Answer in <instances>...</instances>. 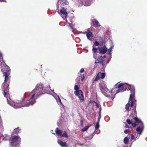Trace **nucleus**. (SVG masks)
Instances as JSON below:
<instances>
[{
  "label": "nucleus",
  "mask_w": 147,
  "mask_h": 147,
  "mask_svg": "<svg viewBox=\"0 0 147 147\" xmlns=\"http://www.w3.org/2000/svg\"><path fill=\"white\" fill-rule=\"evenodd\" d=\"M44 88L43 85L41 83L37 84L35 88L31 92L30 95H32L30 97L29 101L24 104L25 102L22 100V101L17 100L13 102L12 106L16 109L21 108L24 107H28L30 105H33L36 102V100L42 94L45 93H43L42 90Z\"/></svg>",
  "instance_id": "obj_1"
},
{
  "label": "nucleus",
  "mask_w": 147,
  "mask_h": 147,
  "mask_svg": "<svg viewBox=\"0 0 147 147\" xmlns=\"http://www.w3.org/2000/svg\"><path fill=\"white\" fill-rule=\"evenodd\" d=\"M131 91V94L130 96V98L129 99V102L127 103L125 106V109L128 112L129 111V108L130 106V102L131 101V104L130 106L132 107L134 104L133 100L134 99L135 97V89L134 86H130V88H128Z\"/></svg>",
  "instance_id": "obj_2"
},
{
  "label": "nucleus",
  "mask_w": 147,
  "mask_h": 147,
  "mask_svg": "<svg viewBox=\"0 0 147 147\" xmlns=\"http://www.w3.org/2000/svg\"><path fill=\"white\" fill-rule=\"evenodd\" d=\"M21 138L19 136H11L9 140V143L12 147L18 146L20 142Z\"/></svg>",
  "instance_id": "obj_3"
},
{
  "label": "nucleus",
  "mask_w": 147,
  "mask_h": 147,
  "mask_svg": "<svg viewBox=\"0 0 147 147\" xmlns=\"http://www.w3.org/2000/svg\"><path fill=\"white\" fill-rule=\"evenodd\" d=\"M74 89L75 90L74 92L75 95L76 96H78L79 98L80 102H82L84 100V97L82 91L79 90V88L77 85L75 86Z\"/></svg>",
  "instance_id": "obj_4"
},
{
  "label": "nucleus",
  "mask_w": 147,
  "mask_h": 147,
  "mask_svg": "<svg viewBox=\"0 0 147 147\" xmlns=\"http://www.w3.org/2000/svg\"><path fill=\"white\" fill-rule=\"evenodd\" d=\"M66 11V10L64 8V7H62V9L60 10V12L61 13V17L64 20H65L66 22L68 24L69 29L70 30H71L73 29L72 24V22H71V23H68V21L66 20L67 17L68 16V13Z\"/></svg>",
  "instance_id": "obj_5"
},
{
  "label": "nucleus",
  "mask_w": 147,
  "mask_h": 147,
  "mask_svg": "<svg viewBox=\"0 0 147 147\" xmlns=\"http://www.w3.org/2000/svg\"><path fill=\"white\" fill-rule=\"evenodd\" d=\"M1 71L3 72V74L10 73L11 69L10 67L5 63L1 65Z\"/></svg>",
  "instance_id": "obj_6"
},
{
  "label": "nucleus",
  "mask_w": 147,
  "mask_h": 147,
  "mask_svg": "<svg viewBox=\"0 0 147 147\" xmlns=\"http://www.w3.org/2000/svg\"><path fill=\"white\" fill-rule=\"evenodd\" d=\"M117 88L118 89L117 90V93L119 92H123L125 91L126 89L128 90V89L127 88L124 87V84L123 83H120L118 84L117 86Z\"/></svg>",
  "instance_id": "obj_7"
},
{
  "label": "nucleus",
  "mask_w": 147,
  "mask_h": 147,
  "mask_svg": "<svg viewBox=\"0 0 147 147\" xmlns=\"http://www.w3.org/2000/svg\"><path fill=\"white\" fill-rule=\"evenodd\" d=\"M106 57V56L104 55L103 57L102 56H100L99 58H98V59L96 60L95 61V63H97L99 62L101 63L102 65L103 66L104 65V63H103V61H104V58Z\"/></svg>",
  "instance_id": "obj_8"
},
{
  "label": "nucleus",
  "mask_w": 147,
  "mask_h": 147,
  "mask_svg": "<svg viewBox=\"0 0 147 147\" xmlns=\"http://www.w3.org/2000/svg\"><path fill=\"white\" fill-rule=\"evenodd\" d=\"M98 48L99 51V53L101 54H105L107 51V48L105 45H104L103 47H98Z\"/></svg>",
  "instance_id": "obj_9"
},
{
  "label": "nucleus",
  "mask_w": 147,
  "mask_h": 147,
  "mask_svg": "<svg viewBox=\"0 0 147 147\" xmlns=\"http://www.w3.org/2000/svg\"><path fill=\"white\" fill-rule=\"evenodd\" d=\"M9 82H4L2 84V90H9Z\"/></svg>",
  "instance_id": "obj_10"
},
{
  "label": "nucleus",
  "mask_w": 147,
  "mask_h": 147,
  "mask_svg": "<svg viewBox=\"0 0 147 147\" xmlns=\"http://www.w3.org/2000/svg\"><path fill=\"white\" fill-rule=\"evenodd\" d=\"M3 94L4 96L7 98L8 104H9L7 98L9 96V90H2Z\"/></svg>",
  "instance_id": "obj_11"
},
{
  "label": "nucleus",
  "mask_w": 147,
  "mask_h": 147,
  "mask_svg": "<svg viewBox=\"0 0 147 147\" xmlns=\"http://www.w3.org/2000/svg\"><path fill=\"white\" fill-rule=\"evenodd\" d=\"M86 36L90 40H92L93 37L92 33L90 31L88 30L86 32Z\"/></svg>",
  "instance_id": "obj_12"
},
{
  "label": "nucleus",
  "mask_w": 147,
  "mask_h": 147,
  "mask_svg": "<svg viewBox=\"0 0 147 147\" xmlns=\"http://www.w3.org/2000/svg\"><path fill=\"white\" fill-rule=\"evenodd\" d=\"M92 23L94 26L96 27H99L101 26L99 22L96 19H94L93 20Z\"/></svg>",
  "instance_id": "obj_13"
},
{
  "label": "nucleus",
  "mask_w": 147,
  "mask_h": 147,
  "mask_svg": "<svg viewBox=\"0 0 147 147\" xmlns=\"http://www.w3.org/2000/svg\"><path fill=\"white\" fill-rule=\"evenodd\" d=\"M10 74V73H5V74H3V76H5L4 82H9V76Z\"/></svg>",
  "instance_id": "obj_14"
},
{
  "label": "nucleus",
  "mask_w": 147,
  "mask_h": 147,
  "mask_svg": "<svg viewBox=\"0 0 147 147\" xmlns=\"http://www.w3.org/2000/svg\"><path fill=\"white\" fill-rule=\"evenodd\" d=\"M134 119L136 121L135 123H136V126L139 125V123H140L142 124V121L139 119L137 116L134 117Z\"/></svg>",
  "instance_id": "obj_15"
},
{
  "label": "nucleus",
  "mask_w": 147,
  "mask_h": 147,
  "mask_svg": "<svg viewBox=\"0 0 147 147\" xmlns=\"http://www.w3.org/2000/svg\"><path fill=\"white\" fill-rule=\"evenodd\" d=\"M55 132L57 135L59 136H61L62 134V131L59 130L58 127L56 128Z\"/></svg>",
  "instance_id": "obj_16"
},
{
  "label": "nucleus",
  "mask_w": 147,
  "mask_h": 147,
  "mask_svg": "<svg viewBox=\"0 0 147 147\" xmlns=\"http://www.w3.org/2000/svg\"><path fill=\"white\" fill-rule=\"evenodd\" d=\"M58 143L61 146H67L66 142H63L61 140H59L58 141Z\"/></svg>",
  "instance_id": "obj_17"
},
{
  "label": "nucleus",
  "mask_w": 147,
  "mask_h": 147,
  "mask_svg": "<svg viewBox=\"0 0 147 147\" xmlns=\"http://www.w3.org/2000/svg\"><path fill=\"white\" fill-rule=\"evenodd\" d=\"M142 128H141L140 127H138L136 129V131L138 132L139 134H141L142 131L143 130V124H142Z\"/></svg>",
  "instance_id": "obj_18"
},
{
  "label": "nucleus",
  "mask_w": 147,
  "mask_h": 147,
  "mask_svg": "<svg viewBox=\"0 0 147 147\" xmlns=\"http://www.w3.org/2000/svg\"><path fill=\"white\" fill-rule=\"evenodd\" d=\"M20 130V127H18L14 129V131L13 132V133H14L15 134H17L19 132Z\"/></svg>",
  "instance_id": "obj_19"
},
{
  "label": "nucleus",
  "mask_w": 147,
  "mask_h": 147,
  "mask_svg": "<svg viewBox=\"0 0 147 147\" xmlns=\"http://www.w3.org/2000/svg\"><path fill=\"white\" fill-rule=\"evenodd\" d=\"M61 3L63 5H66L68 4L69 3L66 0H61Z\"/></svg>",
  "instance_id": "obj_20"
},
{
  "label": "nucleus",
  "mask_w": 147,
  "mask_h": 147,
  "mask_svg": "<svg viewBox=\"0 0 147 147\" xmlns=\"http://www.w3.org/2000/svg\"><path fill=\"white\" fill-rule=\"evenodd\" d=\"M91 126V125H89L86 126L85 127L82 129L81 131L82 132H84L87 131L88 128Z\"/></svg>",
  "instance_id": "obj_21"
},
{
  "label": "nucleus",
  "mask_w": 147,
  "mask_h": 147,
  "mask_svg": "<svg viewBox=\"0 0 147 147\" xmlns=\"http://www.w3.org/2000/svg\"><path fill=\"white\" fill-rule=\"evenodd\" d=\"M62 137H65L67 138L68 137L67 134L65 131H64L63 133L61 135Z\"/></svg>",
  "instance_id": "obj_22"
},
{
  "label": "nucleus",
  "mask_w": 147,
  "mask_h": 147,
  "mask_svg": "<svg viewBox=\"0 0 147 147\" xmlns=\"http://www.w3.org/2000/svg\"><path fill=\"white\" fill-rule=\"evenodd\" d=\"M99 74L100 76V78L102 79L104 78L105 77V74L104 73H101V72H99Z\"/></svg>",
  "instance_id": "obj_23"
},
{
  "label": "nucleus",
  "mask_w": 147,
  "mask_h": 147,
  "mask_svg": "<svg viewBox=\"0 0 147 147\" xmlns=\"http://www.w3.org/2000/svg\"><path fill=\"white\" fill-rule=\"evenodd\" d=\"M129 142V139L127 137H125L124 139V143L126 144H127Z\"/></svg>",
  "instance_id": "obj_24"
},
{
  "label": "nucleus",
  "mask_w": 147,
  "mask_h": 147,
  "mask_svg": "<svg viewBox=\"0 0 147 147\" xmlns=\"http://www.w3.org/2000/svg\"><path fill=\"white\" fill-rule=\"evenodd\" d=\"M99 39V42L101 43V45H103V42H104V40L101 37H98Z\"/></svg>",
  "instance_id": "obj_25"
},
{
  "label": "nucleus",
  "mask_w": 147,
  "mask_h": 147,
  "mask_svg": "<svg viewBox=\"0 0 147 147\" xmlns=\"http://www.w3.org/2000/svg\"><path fill=\"white\" fill-rule=\"evenodd\" d=\"M100 76L99 74V73H98L94 79V81H97L98 80L100 79Z\"/></svg>",
  "instance_id": "obj_26"
},
{
  "label": "nucleus",
  "mask_w": 147,
  "mask_h": 147,
  "mask_svg": "<svg viewBox=\"0 0 147 147\" xmlns=\"http://www.w3.org/2000/svg\"><path fill=\"white\" fill-rule=\"evenodd\" d=\"M85 3L86 6H89L91 3V1L89 0L85 1Z\"/></svg>",
  "instance_id": "obj_27"
},
{
  "label": "nucleus",
  "mask_w": 147,
  "mask_h": 147,
  "mask_svg": "<svg viewBox=\"0 0 147 147\" xmlns=\"http://www.w3.org/2000/svg\"><path fill=\"white\" fill-rule=\"evenodd\" d=\"M92 47L93 49L92 50V51L94 53H95L97 52L98 50V49L97 48H94V45L92 46Z\"/></svg>",
  "instance_id": "obj_28"
},
{
  "label": "nucleus",
  "mask_w": 147,
  "mask_h": 147,
  "mask_svg": "<svg viewBox=\"0 0 147 147\" xmlns=\"http://www.w3.org/2000/svg\"><path fill=\"white\" fill-rule=\"evenodd\" d=\"M126 122L127 123L129 124L130 125L132 123V119L130 120L129 119H127L126 120Z\"/></svg>",
  "instance_id": "obj_29"
},
{
  "label": "nucleus",
  "mask_w": 147,
  "mask_h": 147,
  "mask_svg": "<svg viewBox=\"0 0 147 147\" xmlns=\"http://www.w3.org/2000/svg\"><path fill=\"white\" fill-rule=\"evenodd\" d=\"M99 122H97L96 125L95 126V129H98L99 127Z\"/></svg>",
  "instance_id": "obj_30"
},
{
  "label": "nucleus",
  "mask_w": 147,
  "mask_h": 147,
  "mask_svg": "<svg viewBox=\"0 0 147 147\" xmlns=\"http://www.w3.org/2000/svg\"><path fill=\"white\" fill-rule=\"evenodd\" d=\"M100 42L97 41H95V42L94 43V45L96 46H98L100 45Z\"/></svg>",
  "instance_id": "obj_31"
},
{
  "label": "nucleus",
  "mask_w": 147,
  "mask_h": 147,
  "mask_svg": "<svg viewBox=\"0 0 147 147\" xmlns=\"http://www.w3.org/2000/svg\"><path fill=\"white\" fill-rule=\"evenodd\" d=\"M124 131L125 134H127L130 132V130L129 129H126Z\"/></svg>",
  "instance_id": "obj_32"
},
{
  "label": "nucleus",
  "mask_w": 147,
  "mask_h": 147,
  "mask_svg": "<svg viewBox=\"0 0 147 147\" xmlns=\"http://www.w3.org/2000/svg\"><path fill=\"white\" fill-rule=\"evenodd\" d=\"M81 80L83 81L84 80L85 78V76L84 74L81 75Z\"/></svg>",
  "instance_id": "obj_33"
},
{
  "label": "nucleus",
  "mask_w": 147,
  "mask_h": 147,
  "mask_svg": "<svg viewBox=\"0 0 147 147\" xmlns=\"http://www.w3.org/2000/svg\"><path fill=\"white\" fill-rule=\"evenodd\" d=\"M136 123H132V124H131L132 125V126L134 127H135L136 126Z\"/></svg>",
  "instance_id": "obj_34"
},
{
  "label": "nucleus",
  "mask_w": 147,
  "mask_h": 147,
  "mask_svg": "<svg viewBox=\"0 0 147 147\" xmlns=\"http://www.w3.org/2000/svg\"><path fill=\"white\" fill-rule=\"evenodd\" d=\"M103 89L105 91L107 92L108 91H109L108 89L106 87H104L103 88Z\"/></svg>",
  "instance_id": "obj_35"
},
{
  "label": "nucleus",
  "mask_w": 147,
  "mask_h": 147,
  "mask_svg": "<svg viewBox=\"0 0 147 147\" xmlns=\"http://www.w3.org/2000/svg\"><path fill=\"white\" fill-rule=\"evenodd\" d=\"M80 123L81 126H83V120L82 119H81L80 120Z\"/></svg>",
  "instance_id": "obj_36"
},
{
  "label": "nucleus",
  "mask_w": 147,
  "mask_h": 147,
  "mask_svg": "<svg viewBox=\"0 0 147 147\" xmlns=\"http://www.w3.org/2000/svg\"><path fill=\"white\" fill-rule=\"evenodd\" d=\"M134 138H135V137H134V136L133 135H132L131 136V140H134Z\"/></svg>",
  "instance_id": "obj_37"
},
{
  "label": "nucleus",
  "mask_w": 147,
  "mask_h": 147,
  "mask_svg": "<svg viewBox=\"0 0 147 147\" xmlns=\"http://www.w3.org/2000/svg\"><path fill=\"white\" fill-rule=\"evenodd\" d=\"M84 71V69L83 68H82L80 71V72L81 73H83Z\"/></svg>",
  "instance_id": "obj_38"
},
{
  "label": "nucleus",
  "mask_w": 147,
  "mask_h": 147,
  "mask_svg": "<svg viewBox=\"0 0 147 147\" xmlns=\"http://www.w3.org/2000/svg\"><path fill=\"white\" fill-rule=\"evenodd\" d=\"M125 128H129V127L128 125H127V124H125Z\"/></svg>",
  "instance_id": "obj_39"
},
{
  "label": "nucleus",
  "mask_w": 147,
  "mask_h": 147,
  "mask_svg": "<svg viewBox=\"0 0 147 147\" xmlns=\"http://www.w3.org/2000/svg\"><path fill=\"white\" fill-rule=\"evenodd\" d=\"M100 118H101V115H99V116L98 117V122H99L100 120Z\"/></svg>",
  "instance_id": "obj_40"
},
{
  "label": "nucleus",
  "mask_w": 147,
  "mask_h": 147,
  "mask_svg": "<svg viewBox=\"0 0 147 147\" xmlns=\"http://www.w3.org/2000/svg\"><path fill=\"white\" fill-rule=\"evenodd\" d=\"M95 102H95V101H93V100H92V101L90 100V103H95Z\"/></svg>",
  "instance_id": "obj_41"
},
{
  "label": "nucleus",
  "mask_w": 147,
  "mask_h": 147,
  "mask_svg": "<svg viewBox=\"0 0 147 147\" xmlns=\"http://www.w3.org/2000/svg\"><path fill=\"white\" fill-rule=\"evenodd\" d=\"M109 51V55H111V49H109V51Z\"/></svg>",
  "instance_id": "obj_42"
},
{
  "label": "nucleus",
  "mask_w": 147,
  "mask_h": 147,
  "mask_svg": "<svg viewBox=\"0 0 147 147\" xmlns=\"http://www.w3.org/2000/svg\"><path fill=\"white\" fill-rule=\"evenodd\" d=\"M95 104H96V107L98 108L99 107V105L98 104V103L96 102H95Z\"/></svg>",
  "instance_id": "obj_43"
},
{
  "label": "nucleus",
  "mask_w": 147,
  "mask_h": 147,
  "mask_svg": "<svg viewBox=\"0 0 147 147\" xmlns=\"http://www.w3.org/2000/svg\"><path fill=\"white\" fill-rule=\"evenodd\" d=\"M98 113L99 114V115H101V110H100V111L98 112Z\"/></svg>",
  "instance_id": "obj_44"
},
{
  "label": "nucleus",
  "mask_w": 147,
  "mask_h": 147,
  "mask_svg": "<svg viewBox=\"0 0 147 147\" xmlns=\"http://www.w3.org/2000/svg\"><path fill=\"white\" fill-rule=\"evenodd\" d=\"M0 57L2 58V55L1 53H0Z\"/></svg>",
  "instance_id": "obj_45"
},
{
  "label": "nucleus",
  "mask_w": 147,
  "mask_h": 147,
  "mask_svg": "<svg viewBox=\"0 0 147 147\" xmlns=\"http://www.w3.org/2000/svg\"><path fill=\"white\" fill-rule=\"evenodd\" d=\"M112 91H113V90H111V91L110 92L111 93V94H112L113 93V92H112Z\"/></svg>",
  "instance_id": "obj_46"
},
{
  "label": "nucleus",
  "mask_w": 147,
  "mask_h": 147,
  "mask_svg": "<svg viewBox=\"0 0 147 147\" xmlns=\"http://www.w3.org/2000/svg\"><path fill=\"white\" fill-rule=\"evenodd\" d=\"M113 48V47H111L110 49H111V50H112V49Z\"/></svg>",
  "instance_id": "obj_47"
},
{
  "label": "nucleus",
  "mask_w": 147,
  "mask_h": 147,
  "mask_svg": "<svg viewBox=\"0 0 147 147\" xmlns=\"http://www.w3.org/2000/svg\"><path fill=\"white\" fill-rule=\"evenodd\" d=\"M134 104L135 105V109H136V103H134Z\"/></svg>",
  "instance_id": "obj_48"
},
{
  "label": "nucleus",
  "mask_w": 147,
  "mask_h": 147,
  "mask_svg": "<svg viewBox=\"0 0 147 147\" xmlns=\"http://www.w3.org/2000/svg\"><path fill=\"white\" fill-rule=\"evenodd\" d=\"M3 0H0V2L2 1Z\"/></svg>",
  "instance_id": "obj_49"
},
{
  "label": "nucleus",
  "mask_w": 147,
  "mask_h": 147,
  "mask_svg": "<svg viewBox=\"0 0 147 147\" xmlns=\"http://www.w3.org/2000/svg\"><path fill=\"white\" fill-rule=\"evenodd\" d=\"M100 110H101V108H100Z\"/></svg>",
  "instance_id": "obj_50"
},
{
  "label": "nucleus",
  "mask_w": 147,
  "mask_h": 147,
  "mask_svg": "<svg viewBox=\"0 0 147 147\" xmlns=\"http://www.w3.org/2000/svg\"><path fill=\"white\" fill-rule=\"evenodd\" d=\"M24 96L25 97V96H26V94H24Z\"/></svg>",
  "instance_id": "obj_51"
},
{
  "label": "nucleus",
  "mask_w": 147,
  "mask_h": 147,
  "mask_svg": "<svg viewBox=\"0 0 147 147\" xmlns=\"http://www.w3.org/2000/svg\"><path fill=\"white\" fill-rule=\"evenodd\" d=\"M134 112L135 113H136V110H134Z\"/></svg>",
  "instance_id": "obj_52"
},
{
  "label": "nucleus",
  "mask_w": 147,
  "mask_h": 147,
  "mask_svg": "<svg viewBox=\"0 0 147 147\" xmlns=\"http://www.w3.org/2000/svg\"><path fill=\"white\" fill-rule=\"evenodd\" d=\"M117 84H116V85H115V86H116Z\"/></svg>",
  "instance_id": "obj_53"
},
{
  "label": "nucleus",
  "mask_w": 147,
  "mask_h": 147,
  "mask_svg": "<svg viewBox=\"0 0 147 147\" xmlns=\"http://www.w3.org/2000/svg\"><path fill=\"white\" fill-rule=\"evenodd\" d=\"M135 101L136 102V100H135Z\"/></svg>",
  "instance_id": "obj_54"
}]
</instances>
